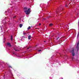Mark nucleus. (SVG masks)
<instances>
[{
	"mask_svg": "<svg viewBox=\"0 0 79 79\" xmlns=\"http://www.w3.org/2000/svg\"><path fill=\"white\" fill-rule=\"evenodd\" d=\"M28 9V8L26 7H24V9H25V10H24V12H25V13H26V15H29V14L30 13L31 9L28 8L27 10Z\"/></svg>",
	"mask_w": 79,
	"mask_h": 79,
	"instance_id": "obj_1",
	"label": "nucleus"
},
{
	"mask_svg": "<svg viewBox=\"0 0 79 79\" xmlns=\"http://www.w3.org/2000/svg\"><path fill=\"white\" fill-rule=\"evenodd\" d=\"M71 53H72L73 56L71 57V59L73 60L74 59V56L75 55V53H74V48H73L72 49V51H71Z\"/></svg>",
	"mask_w": 79,
	"mask_h": 79,
	"instance_id": "obj_2",
	"label": "nucleus"
},
{
	"mask_svg": "<svg viewBox=\"0 0 79 79\" xmlns=\"http://www.w3.org/2000/svg\"><path fill=\"white\" fill-rule=\"evenodd\" d=\"M79 40L78 41V43H77V46L76 47L77 52H78V51H79Z\"/></svg>",
	"mask_w": 79,
	"mask_h": 79,
	"instance_id": "obj_3",
	"label": "nucleus"
},
{
	"mask_svg": "<svg viewBox=\"0 0 79 79\" xmlns=\"http://www.w3.org/2000/svg\"><path fill=\"white\" fill-rule=\"evenodd\" d=\"M7 45L8 46H9V47H11V44L9 43H7Z\"/></svg>",
	"mask_w": 79,
	"mask_h": 79,
	"instance_id": "obj_4",
	"label": "nucleus"
},
{
	"mask_svg": "<svg viewBox=\"0 0 79 79\" xmlns=\"http://www.w3.org/2000/svg\"><path fill=\"white\" fill-rule=\"evenodd\" d=\"M31 35H29L28 37V39L29 40H31Z\"/></svg>",
	"mask_w": 79,
	"mask_h": 79,
	"instance_id": "obj_5",
	"label": "nucleus"
},
{
	"mask_svg": "<svg viewBox=\"0 0 79 79\" xmlns=\"http://www.w3.org/2000/svg\"><path fill=\"white\" fill-rule=\"evenodd\" d=\"M14 50L15 51V52H19V50H17L16 49V48H14Z\"/></svg>",
	"mask_w": 79,
	"mask_h": 79,
	"instance_id": "obj_6",
	"label": "nucleus"
},
{
	"mask_svg": "<svg viewBox=\"0 0 79 79\" xmlns=\"http://www.w3.org/2000/svg\"><path fill=\"white\" fill-rule=\"evenodd\" d=\"M20 27H22L23 26V24H20L19 25Z\"/></svg>",
	"mask_w": 79,
	"mask_h": 79,
	"instance_id": "obj_7",
	"label": "nucleus"
},
{
	"mask_svg": "<svg viewBox=\"0 0 79 79\" xmlns=\"http://www.w3.org/2000/svg\"><path fill=\"white\" fill-rule=\"evenodd\" d=\"M31 29V27L29 26L27 28V30H29V29Z\"/></svg>",
	"mask_w": 79,
	"mask_h": 79,
	"instance_id": "obj_8",
	"label": "nucleus"
},
{
	"mask_svg": "<svg viewBox=\"0 0 79 79\" xmlns=\"http://www.w3.org/2000/svg\"><path fill=\"white\" fill-rule=\"evenodd\" d=\"M49 26H53V24L50 23V24H49Z\"/></svg>",
	"mask_w": 79,
	"mask_h": 79,
	"instance_id": "obj_9",
	"label": "nucleus"
},
{
	"mask_svg": "<svg viewBox=\"0 0 79 79\" xmlns=\"http://www.w3.org/2000/svg\"><path fill=\"white\" fill-rule=\"evenodd\" d=\"M13 39V35H11V40H12Z\"/></svg>",
	"mask_w": 79,
	"mask_h": 79,
	"instance_id": "obj_10",
	"label": "nucleus"
},
{
	"mask_svg": "<svg viewBox=\"0 0 79 79\" xmlns=\"http://www.w3.org/2000/svg\"><path fill=\"white\" fill-rule=\"evenodd\" d=\"M13 54L14 55H15V52H13Z\"/></svg>",
	"mask_w": 79,
	"mask_h": 79,
	"instance_id": "obj_11",
	"label": "nucleus"
},
{
	"mask_svg": "<svg viewBox=\"0 0 79 79\" xmlns=\"http://www.w3.org/2000/svg\"><path fill=\"white\" fill-rule=\"evenodd\" d=\"M26 33H23V35H26Z\"/></svg>",
	"mask_w": 79,
	"mask_h": 79,
	"instance_id": "obj_12",
	"label": "nucleus"
},
{
	"mask_svg": "<svg viewBox=\"0 0 79 79\" xmlns=\"http://www.w3.org/2000/svg\"><path fill=\"white\" fill-rule=\"evenodd\" d=\"M9 72H10V73H11V70L9 69Z\"/></svg>",
	"mask_w": 79,
	"mask_h": 79,
	"instance_id": "obj_13",
	"label": "nucleus"
},
{
	"mask_svg": "<svg viewBox=\"0 0 79 79\" xmlns=\"http://www.w3.org/2000/svg\"><path fill=\"white\" fill-rule=\"evenodd\" d=\"M58 39H60V37H58V38H57V39H56V40H58Z\"/></svg>",
	"mask_w": 79,
	"mask_h": 79,
	"instance_id": "obj_14",
	"label": "nucleus"
},
{
	"mask_svg": "<svg viewBox=\"0 0 79 79\" xmlns=\"http://www.w3.org/2000/svg\"><path fill=\"white\" fill-rule=\"evenodd\" d=\"M41 50H39L38 51V52H41Z\"/></svg>",
	"mask_w": 79,
	"mask_h": 79,
	"instance_id": "obj_15",
	"label": "nucleus"
},
{
	"mask_svg": "<svg viewBox=\"0 0 79 79\" xmlns=\"http://www.w3.org/2000/svg\"><path fill=\"white\" fill-rule=\"evenodd\" d=\"M9 68H12V67H11V66H9Z\"/></svg>",
	"mask_w": 79,
	"mask_h": 79,
	"instance_id": "obj_16",
	"label": "nucleus"
},
{
	"mask_svg": "<svg viewBox=\"0 0 79 79\" xmlns=\"http://www.w3.org/2000/svg\"><path fill=\"white\" fill-rule=\"evenodd\" d=\"M14 19H15V18H16V16H14V17H13Z\"/></svg>",
	"mask_w": 79,
	"mask_h": 79,
	"instance_id": "obj_17",
	"label": "nucleus"
},
{
	"mask_svg": "<svg viewBox=\"0 0 79 79\" xmlns=\"http://www.w3.org/2000/svg\"><path fill=\"white\" fill-rule=\"evenodd\" d=\"M65 7H68V6H67V4H66V5H65Z\"/></svg>",
	"mask_w": 79,
	"mask_h": 79,
	"instance_id": "obj_18",
	"label": "nucleus"
},
{
	"mask_svg": "<svg viewBox=\"0 0 79 79\" xmlns=\"http://www.w3.org/2000/svg\"><path fill=\"white\" fill-rule=\"evenodd\" d=\"M29 48H30V47H29V48H28L27 49V50H28V49H29Z\"/></svg>",
	"mask_w": 79,
	"mask_h": 79,
	"instance_id": "obj_19",
	"label": "nucleus"
},
{
	"mask_svg": "<svg viewBox=\"0 0 79 79\" xmlns=\"http://www.w3.org/2000/svg\"><path fill=\"white\" fill-rule=\"evenodd\" d=\"M36 29H38V30H39V28H36Z\"/></svg>",
	"mask_w": 79,
	"mask_h": 79,
	"instance_id": "obj_20",
	"label": "nucleus"
},
{
	"mask_svg": "<svg viewBox=\"0 0 79 79\" xmlns=\"http://www.w3.org/2000/svg\"><path fill=\"white\" fill-rule=\"evenodd\" d=\"M40 25H41V23H40L39 24V26H40Z\"/></svg>",
	"mask_w": 79,
	"mask_h": 79,
	"instance_id": "obj_21",
	"label": "nucleus"
},
{
	"mask_svg": "<svg viewBox=\"0 0 79 79\" xmlns=\"http://www.w3.org/2000/svg\"><path fill=\"white\" fill-rule=\"evenodd\" d=\"M37 45H36V46H35V47H37Z\"/></svg>",
	"mask_w": 79,
	"mask_h": 79,
	"instance_id": "obj_22",
	"label": "nucleus"
},
{
	"mask_svg": "<svg viewBox=\"0 0 79 79\" xmlns=\"http://www.w3.org/2000/svg\"><path fill=\"white\" fill-rule=\"evenodd\" d=\"M64 56H66V55H64Z\"/></svg>",
	"mask_w": 79,
	"mask_h": 79,
	"instance_id": "obj_23",
	"label": "nucleus"
},
{
	"mask_svg": "<svg viewBox=\"0 0 79 79\" xmlns=\"http://www.w3.org/2000/svg\"><path fill=\"white\" fill-rule=\"evenodd\" d=\"M44 42H45V41H44Z\"/></svg>",
	"mask_w": 79,
	"mask_h": 79,
	"instance_id": "obj_24",
	"label": "nucleus"
},
{
	"mask_svg": "<svg viewBox=\"0 0 79 79\" xmlns=\"http://www.w3.org/2000/svg\"><path fill=\"white\" fill-rule=\"evenodd\" d=\"M25 38H26V37H25Z\"/></svg>",
	"mask_w": 79,
	"mask_h": 79,
	"instance_id": "obj_25",
	"label": "nucleus"
},
{
	"mask_svg": "<svg viewBox=\"0 0 79 79\" xmlns=\"http://www.w3.org/2000/svg\"><path fill=\"white\" fill-rule=\"evenodd\" d=\"M61 79H63V78H62Z\"/></svg>",
	"mask_w": 79,
	"mask_h": 79,
	"instance_id": "obj_26",
	"label": "nucleus"
}]
</instances>
